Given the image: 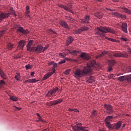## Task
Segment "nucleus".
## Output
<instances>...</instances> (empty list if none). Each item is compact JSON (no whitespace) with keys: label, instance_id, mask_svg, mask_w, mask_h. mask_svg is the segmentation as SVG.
Returning <instances> with one entry per match:
<instances>
[{"label":"nucleus","instance_id":"23","mask_svg":"<svg viewBox=\"0 0 131 131\" xmlns=\"http://www.w3.org/2000/svg\"><path fill=\"white\" fill-rule=\"evenodd\" d=\"M103 13L102 12H98L94 14L95 17H96V18H98V19H101L103 18Z\"/></svg>","mask_w":131,"mask_h":131},{"label":"nucleus","instance_id":"52","mask_svg":"<svg viewBox=\"0 0 131 131\" xmlns=\"http://www.w3.org/2000/svg\"><path fill=\"white\" fill-rule=\"evenodd\" d=\"M58 7H59L60 8H62V9H64L65 6L61 5V4H58Z\"/></svg>","mask_w":131,"mask_h":131},{"label":"nucleus","instance_id":"35","mask_svg":"<svg viewBox=\"0 0 131 131\" xmlns=\"http://www.w3.org/2000/svg\"><path fill=\"white\" fill-rule=\"evenodd\" d=\"M64 10H66V11H67L68 12H70V13H73V12L72 11V10H71V9H70L69 7H67V6H65L63 8Z\"/></svg>","mask_w":131,"mask_h":131},{"label":"nucleus","instance_id":"53","mask_svg":"<svg viewBox=\"0 0 131 131\" xmlns=\"http://www.w3.org/2000/svg\"><path fill=\"white\" fill-rule=\"evenodd\" d=\"M59 55V56H61L62 58H64L65 57V54L63 55L62 53H60Z\"/></svg>","mask_w":131,"mask_h":131},{"label":"nucleus","instance_id":"1","mask_svg":"<svg viewBox=\"0 0 131 131\" xmlns=\"http://www.w3.org/2000/svg\"><path fill=\"white\" fill-rule=\"evenodd\" d=\"M97 67H98V64L96 63V61L95 60H91L87 63V66L84 68L83 70L77 69L74 72V77L79 79V78L83 77L85 74L92 73L93 70H96Z\"/></svg>","mask_w":131,"mask_h":131},{"label":"nucleus","instance_id":"38","mask_svg":"<svg viewBox=\"0 0 131 131\" xmlns=\"http://www.w3.org/2000/svg\"><path fill=\"white\" fill-rule=\"evenodd\" d=\"M6 30H3L1 31H0V37H2V36H3V35H4L6 32Z\"/></svg>","mask_w":131,"mask_h":131},{"label":"nucleus","instance_id":"49","mask_svg":"<svg viewBox=\"0 0 131 131\" xmlns=\"http://www.w3.org/2000/svg\"><path fill=\"white\" fill-rule=\"evenodd\" d=\"M66 62V60H61L60 62H58V64H64Z\"/></svg>","mask_w":131,"mask_h":131},{"label":"nucleus","instance_id":"22","mask_svg":"<svg viewBox=\"0 0 131 131\" xmlns=\"http://www.w3.org/2000/svg\"><path fill=\"white\" fill-rule=\"evenodd\" d=\"M58 91V88H56L54 89L53 90H51V91H48V94L49 95H51V96H54L55 94H56V92Z\"/></svg>","mask_w":131,"mask_h":131},{"label":"nucleus","instance_id":"46","mask_svg":"<svg viewBox=\"0 0 131 131\" xmlns=\"http://www.w3.org/2000/svg\"><path fill=\"white\" fill-rule=\"evenodd\" d=\"M49 32H51V33H53V34H57V33H56V32L53 31V30H52V29H50L49 30Z\"/></svg>","mask_w":131,"mask_h":131},{"label":"nucleus","instance_id":"54","mask_svg":"<svg viewBox=\"0 0 131 131\" xmlns=\"http://www.w3.org/2000/svg\"><path fill=\"white\" fill-rule=\"evenodd\" d=\"M55 64V62L54 61H51L48 63V65H54Z\"/></svg>","mask_w":131,"mask_h":131},{"label":"nucleus","instance_id":"34","mask_svg":"<svg viewBox=\"0 0 131 131\" xmlns=\"http://www.w3.org/2000/svg\"><path fill=\"white\" fill-rule=\"evenodd\" d=\"M126 80L128 81V82H131V75L126 76Z\"/></svg>","mask_w":131,"mask_h":131},{"label":"nucleus","instance_id":"58","mask_svg":"<svg viewBox=\"0 0 131 131\" xmlns=\"http://www.w3.org/2000/svg\"><path fill=\"white\" fill-rule=\"evenodd\" d=\"M74 109L73 108H69V111H70V112H72V111H74Z\"/></svg>","mask_w":131,"mask_h":131},{"label":"nucleus","instance_id":"60","mask_svg":"<svg viewBox=\"0 0 131 131\" xmlns=\"http://www.w3.org/2000/svg\"><path fill=\"white\" fill-rule=\"evenodd\" d=\"M29 7L28 6H27L26 7V11H29Z\"/></svg>","mask_w":131,"mask_h":131},{"label":"nucleus","instance_id":"9","mask_svg":"<svg viewBox=\"0 0 131 131\" xmlns=\"http://www.w3.org/2000/svg\"><path fill=\"white\" fill-rule=\"evenodd\" d=\"M112 15L115 16L117 18H121L122 19H126V15L119 13L118 12H113Z\"/></svg>","mask_w":131,"mask_h":131},{"label":"nucleus","instance_id":"57","mask_svg":"<svg viewBox=\"0 0 131 131\" xmlns=\"http://www.w3.org/2000/svg\"><path fill=\"white\" fill-rule=\"evenodd\" d=\"M112 70V67L109 66L108 69V71L110 72Z\"/></svg>","mask_w":131,"mask_h":131},{"label":"nucleus","instance_id":"41","mask_svg":"<svg viewBox=\"0 0 131 131\" xmlns=\"http://www.w3.org/2000/svg\"><path fill=\"white\" fill-rule=\"evenodd\" d=\"M15 78L17 80H20V74H17L15 76Z\"/></svg>","mask_w":131,"mask_h":131},{"label":"nucleus","instance_id":"31","mask_svg":"<svg viewBox=\"0 0 131 131\" xmlns=\"http://www.w3.org/2000/svg\"><path fill=\"white\" fill-rule=\"evenodd\" d=\"M108 64L109 66L113 67L115 64V61L114 60H109Z\"/></svg>","mask_w":131,"mask_h":131},{"label":"nucleus","instance_id":"61","mask_svg":"<svg viewBox=\"0 0 131 131\" xmlns=\"http://www.w3.org/2000/svg\"><path fill=\"white\" fill-rule=\"evenodd\" d=\"M29 13H30V11H29V10H26V15H28Z\"/></svg>","mask_w":131,"mask_h":131},{"label":"nucleus","instance_id":"12","mask_svg":"<svg viewBox=\"0 0 131 131\" xmlns=\"http://www.w3.org/2000/svg\"><path fill=\"white\" fill-rule=\"evenodd\" d=\"M32 43H33V40H31L29 41L27 45V50L28 52H31L32 51L33 48L34 47H31L32 46Z\"/></svg>","mask_w":131,"mask_h":131},{"label":"nucleus","instance_id":"5","mask_svg":"<svg viewBox=\"0 0 131 131\" xmlns=\"http://www.w3.org/2000/svg\"><path fill=\"white\" fill-rule=\"evenodd\" d=\"M88 30H89V27L83 26L81 27L80 29L76 30L75 33V34H80V33L83 32V31H88Z\"/></svg>","mask_w":131,"mask_h":131},{"label":"nucleus","instance_id":"30","mask_svg":"<svg viewBox=\"0 0 131 131\" xmlns=\"http://www.w3.org/2000/svg\"><path fill=\"white\" fill-rule=\"evenodd\" d=\"M106 54H107V53L106 52V51H103L99 55L96 56V58L98 59V58H101V57H103V56H105V55H106Z\"/></svg>","mask_w":131,"mask_h":131},{"label":"nucleus","instance_id":"50","mask_svg":"<svg viewBox=\"0 0 131 131\" xmlns=\"http://www.w3.org/2000/svg\"><path fill=\"white\" fill-rule=\"evenodd\" d=\"M38 119H39V121H41V122H45V120H43L41 119V117L40 116V117H38Z\"/></svg>","mask_w":131,"mask_h":131},{"label":"nucleus","instance_id":"36","mask_svg":"<svg viewBox=\"0 0 131 131\" xmlns=\"http://www.w3.org/2000/svg\"><path fill=\"white\" fill-rule=\"evenodd\" d=\"M97 114H98V112H97V111H93L92 113V117H95V116H97Z\"/></svg>","mask_w":131,"mask_h":131},{"label":"nucleus","instance_id":"19","mask_svg":"<svg viewBox=\"0 0 131 131\" xmlns=\"http://www.w3.org/2000/svg\"><path fill=\"white\" fill-rule=\"evenodd\" d=\"M105 126H106L108 129H111V130H113L114 128V125L111 124V123H105Z\"/></svg>","mask_w":131,"mask_h":131},{"label":"nucleus","instance_id":"56","mask_svg":"<svg viewBox=\"0 0 131 131\" xmlns=\"http://www.w3.org/2000/svg\"><path fill=\"white\" fill-rule=\"evenodd\" d=\"M56 67H57V63H54V64H53V69H55Z\"/></svg>","mask_w":131,"mask_h":131},{"label":"nucleus","instance_id":"51","mask_svg":"<svg viewBox=\"0 0 131 131\" xmlns=\"http://www.w3.org/2000/svg\"><path fill=\"white\" fill-rule=\"evenodd\" d=\"M108 78H110V79H111V78H113V74H110V75L108 76Z\"/></svg>","mask_w":131,"mask_h":131},{"label":"nucleus","instance_id":"63","mask_svg":"<svg viewBox=\"0 0 131 131\" xmlns=\"http://www.w3.org/2000/svg\"><path fill=\"white\" fill-rule=\"evenodd\" d=\"M34 75V72H32L31 73V76H33Z\"/></svg>","mask_w":131,"mask_h":131},{"label":"nucleus","instance_id":"16","mask_svg":"<svg viewBox=\"0 0 131 131\" xmlns=\"http://www.w3.org/2000/svg\"><path fill=\"white\" fill-rule=\"evenodd\" d=\"M121 10H122L123 11V12H124V13H125L126 14H131V11L130 10L126 8V7H125V6H122L121 7Z\"/></svg>","mask_w":131,"mask_h":131},{"label":"nucleus","instance_id":"2","mask_svg":"<svg viewBox=\"0 0 131 131\" xmlns=\"http://www.w3.org/2000/svg\"><path fill=\"white\" fill-rule=\"evenodd\" d=\"M108 32L110 33L114 34L115 32L113 29L107 27H103L102 26L97 27L95 30V33L96 34H97L98 35H102L103 36H104L103 33H108Z\"/></svg>","mask_w":131,"mask_h":131},{"label":"nucleus","instance_id":"43","mask_svg":"<svg viewBox=\"0 0 131 131\" xmlns=\"http://www.w3.org/2000/svg\"><path fill=\"white\" fill-rule=\"evenodd\" d=\"M26 70H28V69H31V67H30V64H27L25 66Z\"/></svg>","mask_w":131,"mask_h":131},{"label":"nucleus","instance_id":"6","mask_svg":"<svg viewBox=\"0 0 131 131\" xmlns=\"http://www.w3.org/2000/svg\"><path fill=\"white\" fill-rule=\"evenodd\" d=\"M16 31H17V32H20L21 33H23V34H28V33H29V31H28V30H24V29L21 27H17Z\"/></svg>","mask_w":131,"mask_h":131},{"label":"nucleus","instance_id":"8","mask_svg":"<svg viewBox=\"0 0 131 131\" xmlns=\"http://www.w3.org/2000/svg\"><path fill=\"white\" fill-rule=\"evenodd\" d=\"M64 53L65 56H66V55H68V54H71V55H73L74 56H75L77 55V54H79V51L76 50H73V51H71L70 50L67 49L66 50Z\"/></svg>","mask_w":131,"mask_h":131},{"label":"nucleus","instance_id":"39","mask_svg":"<svg viewBox=\"0 0 131 131\" xmlns=\"http://www.w3.org/2000/svg\"><path fill=\"white\" fill-rule=\"evenodd\" d=\"M70 71H71V70L70 69H67L65 71V72H64V74H66V75H68V74H69L70 73Z\"/></svg>","mask_w":131,"mask_h":131},{"label":"nucleus","instance_id":"48","mask_svg":"<svg viewBox=\"0 0 131 131\" xmlns=\"http://www.w3.org/2000/svg\"><path fill=\"white\" fill-rule=\"evenodd\" d=\"M37 81H38V80H36L35 79H32V83H35V82H37Z\"/></svg>","mask_w":131,"mask_h":131},{"label":"nucleus","instance_id":"7","mask_svg":"<svg viewBox=\"0 0 131 131\" xmlns=\"http://www.w3.org/2000/svg\"><path fill=\"white\" fill-rule=\"evenodd\" d=\"M114 57L116 58H119L120 57H124L125 58H127L128 55L126 53H121L120 52H117L113 54Z\"/></svg>","mask_w":131,"mask_h":131},{"label":"nucleus","instance_id":"25","mask_svg":"<svg viewBox=\"0 0 131 131\" xmlns=\"http://www.w3.org/2000/svg\"><path fill=\"white\" fill-rule=\"evenodd\" d=\"M117 80L120 81L121 82L122 81H124V80H126V76H120L119 77L117 78Z\"/></svg>","mask_w":131,"mask_h":131},{"label":"nucleus","instance_id":"27","mask_svg":"<svg viewBox=\"0 0 131 131\" xmlns=\"http://www.w3.org/2000/svg\"><path fill=\"white\" fill-rule=\"evenodd\" d=\"M53 75V73H48L45 75H44L43 78V80H46V79H48L49 77H50L51 75Z\"/></svg>","mask_w":131,"mask_h":131},{"label":"nucleus","instance_id":"14","mask_svg":"<svg viewBox=\"0 0 131 131\" xmlns=\"http://www.w3.org/2000/svg\"><path fill=\"white\" fill-rule=\"evenodd\" d=\"M122 30L125 33H127V24L123 23L121 26Z\"/></svg>","mask_w":131,"mask_h":131},{"label":"nucleus","instance_id":"4","mask_svg":"<svg viewBox=\"0 0 131 131\" xmlns=\"http://www.w3.org/2000/svg\"><path fill=\"white\" fill-rule=\"evenodd\" d=\"M104 108L106 109L108 114H112V113L114 112L113 107H112V106L110 104H104Z\"/></svg>","mask_w":131,"mask_h":131},{"label":"nucleus","instance_id":"10","mask_svg":"<svg viewBox=\"0 0 131 131\" xmlns=\"http://www.w3.org/2000/svg\"><path fill=\"white\" fill-rule=\"evenodd\" d=\"M11 15V13H3L0 12V21H3L4 19H6V18H8L9 16Z\"/></svg>","mask_w":131,"mask_h":131},{"label":"nucleus","instance_id":"18","mask_svg":"<svg viewBox=\"0 0 131 131\" xmlns=\"http://www.w3.org/2000/svg\"><path fill=\"white\" fill-rule=\"evenodd\" d=\"M121 124H122L121 123V121H118L117 123H116L114 126V128L115 129H117V130H118V129H119V128L120 127H121Z\"/></svg>","mask_w":131,"mask_h":131},{"label":"nucleus","instance_id":"59","mask_svg":"<svg viewBox=\"0 0 131 131\" xmlns=\"http://www.w3.org/2000/svg\"><path fill=\"white\" fill-rule=\"evenodd\" d=\"M127 70H128V71H129V72H131V66L128 67Z\"/></svg>","mask_w":131,"mask_h":131},{"label":"nucleus","instance_id":"11","mask_svg":"<svg viewBox=\"0 0 131 131\" xmlns=\"http://www.w3.org/2000/svg\"><path fill=\"white\" fill-rule=\"evenodd\" d=\"M80 20L82 24H90V16L86 15L84 18L81 19Z\"/></svg>","mask_w":131,"mask_h":131},{"label":"nucleus","instance_id":"44","mask_svg":"<svg viewBox=\"0 0 131 131\" xmlns=\"http://www.w3.org/2000/svg\"><path fill=\"white\" fill-rule=\"evenodd\" d=\"M11 14L13 15V16H14V17H16V16H17V14H16V12H15V11L14 10L11 12Z\"/></svg>","mask_w":131,"mask_h":131},{"label":"nucleus","instance_id":"24","mask_svg":"<svg viewBox=\"0 0 131 131\" xmlns=\"http://www.w3.org/2000/svg\"><path fill=\"white\" fill-rule=\"evenodd\" d=\"M60 25L62 26V27H64V28H67L68 29H69V26H68V25L65 21L62 20L60 21Z\"/></svg>","mask_w":131,"mask_h":131},{"label":"nucleus","instance_id":"13","mask_svg":"<svg viewBox=\"0 0 131 131\" xmlns=\"http://www.w3.org/2000/svg\"><path fill=\"white\" fill-rule=\"evenodd\" d=\"M18 48H19V49H21V50H23V48L25 46V41L24 40H20L18 42Z\"/></svg>","mask_w":131,"mask_h":131},{"label":"nucleus","instance_id":"26","mask_svg":"<svg viewBox=\"0 0 131 131\" xmlns=\"http://www.w3.org/2000/svg\"><path fill=\"white\" fill-rule=\"evenodd\" d=\"M86 82H88V83H93V82H95L94 77L90 76L88 79L86 80Z\"/></svg>","mask_w":131,"mask_h":131},{"label":"nucleus","instance_id":"33","mask_svg":"<svg viewBox=\"0 0 131 131\" xmlns=\"http://www.w3.org/2000/svg\"><path fill=\"white\" fill-rule=\"evenodd\" d=\"M6 84V82H4L3 80H0V90Z\"/></svg>","mask_w":131,"mask_h":131},{"label":"nucleus","instance_id":"40","mask_svg":"<svg viewBox=\"0 0 131 131\" xmlns=\"http://www.w3.org/2000/svg\"><path fill=\"white\" fill-rule=\"evenodd\" d=\"M106 39H107L108 40H110L111 41H113V42H115L116 41V40L111 38H108L107 37H105Z\"/></svg>","mask_w":131,"mask_h":131},{"label":"nucleus","instance_id":"20","mask_svg":"<svg viewBox=\"0 0 131 131\" xmlns=\"http://www.w3.org/2000/svg\"><path fill=\"white\" fill-rule=\"evenodd\" d=\"M63 102V99L60 98L54 101H52L51 104L52 105H57V104H60Z\"/></svg>","mask_w":131,"mask_h":131},{"label":"nucleus","instance_id":"28","mask_svg":"<svg viewBox=\"0 0 131 131\" xmlns=\"http://www.w3.org/2000/svg\"><path fill=\"white\" fill-rule=\"evenodd\" d=\"M10 100H11V101H13V102H17V101H18V100L17 97L15 96H10Z\"/></svg>","mask_w":131,"mask_h":131},{"label":"nucleus","instance_id":"42","mask_svg":"<svg viewBox=\"0 0 131 131\" xmlns=\"http://www.w3.org/2000/svg\"><path fill=\"white\" fill-rule=\"evenodd\" d=\"M13 107L14 108H15V111H19V110H21V109H22L21 107H18L15 105H13Z\"/></svg>","mask_w":131,"mask_h":131},{"label":"nucleus","instance_id":"55","mask_svg":"<svg viewBox=\"0 0 131 131\" xmlns=\"http://www.w3.org/2000/svg\"><path fill=\"white\" fill-rule=\"evenodd\" d=\"M52 71H53V72H50V73H52V74H54V73H55V72H56V69L52 68Z\"/></svg>","mask_w":131,"mask_h":131},{"label":"nucleus","instance_id":"32","mask_svg":"<svg viewBox=\"0 0 131 131\" xmlns=\"http://www.w3.org/2000/svg\"><path fill=\"white\" fill-rule=\"evenodd\" d=\"M13 47H14V45L11 43H9L7 45V48L8 49V50H13Z\"/></svg>","mask_w":131,"mask_h":131},{"label":"nucleus","instance_id":"29","mask_svg":"<svg viewBox=\"0 0 131 131\" xmlns=\"http://www.w3.org/2000/svg\"><path fill=\"white\" fill-rule=\"evenodd\" d=\"M0 75L3 79H6V74L3 71L0 69Z\"/></svg>","mask_w":131,"mask_h":131},{"label":"nucleus","instance_id":"3","mask_svg":"<svg viewBox=\"0 0 131 131\" xmlns=\"http://www.w3.org/2000/svg\"><path fill=\"white\" fill-rule=\"evenodd\" d=\"M43 49V47L42 46L38 45L36 47H34V48H33L32 52L36 53V54H40V53H42Z\"/></svg>","mask_w":131,"mask_h":131},{"label":"nucleus","instance_id":"37","mask_svg":"<svg viewBox=\"0 0 131 131\" xmlns=\"http://www.w3.org/2000/svg\"><path fill=\"white\" fill-rule=\"evenodd\" d=\"M50 47V45H47L46 46H45L44 48H43L42 49V53H43V52L47 51V50H48V49H49V48Z\"/></svg>","mask_w":131,"mask_h":131},{"label":"nucleus","instance_id":"15","mask_svg":"<svg viewBox=\"0 0 131 131\" xmlns=\"http://www.w3.org/2000/svg\"><path fill=\"white\" fill-rule=\"evenodd\" d=\"M80 57L82 59H84V60H89V59H91V56H89V55L86 54L85 53H82L80 55Z\"/></svg>","mask_w":131,"mask_h":131},{"label":"nucleus","instance_id":"17","mask_svg":"<svg viewBox=\"0 0 131 131\" xmlns=\"http://www.w3.org/2000/svg\"><path fill=\"white\" fill-rule=\"evenodd\" d=\"M113 119V116H108L105 118V123H110Z\"/></svg>","mask_w":131,"mask_h":131},{"label":"nucleus","instance_id":"64","mask_svg":"<svg viewBox=\"0 0 131 131\" xmlns=\"http://www.w3.org/2000/svg\"><path fill=\"white\" fill-rule=\"evenodd\" d=\"M10 11L11 12L14 11V10L13 9V8H10Z\"/></svg>","mask_w":131,"mask_h":131},{"label":"nucleus","instance_id":"62","mask_svg":"<svg viewBox=\"0 0 131 131\" xmlns=\"http://www.w3.org/2000/svg\"><path fill=\"white\" fill-rule=\"evenodd\" d=\"M74 112H79V111L77 109H74Z\"/></svg>","mask_w":131,"mask_h":131},{"label":"nucleus","instance_id":"21","mask_svg":"<svg viewBox=\"0 0 131 131\" xmlns=\"http://www.w3.org/2000/svg\"><path fill=\"white\" fill-rule=\"evenodd\" d=\"M74 40L72 36H70L68 38L67 40V46H69L70 43H72V42Z\"/></svg>","mask_w":131,"mask_h":131},{"label":"nucleus","instance_id":"45","mask_svg":"<svg viewBox=\"0 0 131 131\" xmlns=\"http://www.w3.org/2000/svg\"><path fill=\"white\" fill-rule=\"evenodd\" d=\"M120 39H121V40H122V41H127V39H126V38L121 37L120 38Z\"/></svg>","mask_w":131,"mask_h":131},{"label":"nucleus","instance_id":"47","mask_svg":"<svg viewBox=\"0 0 131 131\" xmlns=\"http://www.w3.org/2000/svg\"><path fill=\"white\" fill-rule=\"evenodd\" d=\"M25 83H32V79H28V80H26L25 82H24Z\"/></svg>","mask_w":131,"mask_h":131}]
</instances>
